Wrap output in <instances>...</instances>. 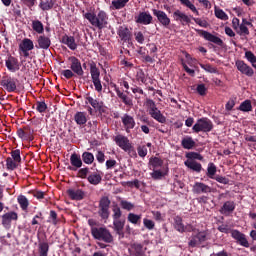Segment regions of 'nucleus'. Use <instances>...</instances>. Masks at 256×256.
Wrapping results in <instances>:
<instances>
[{"mask_svg":"<svg viewBox=\"0 0 256 256\" xmlns=\"http://www.w3.org/2000/svg\"><path fill=\"white\" fill-rule=\"evenodd\" d=\"M62 43L64 45H67L68 48L71 49V51H75L77 49V43L75 42V37L64 35L62 37Z\"/></svg>","mask_w":256,"mask_h":256,"instance_id":"cd10ccee","label":"nucleus"},{"mask_svg":"<svg viewBox=\"0 0 256 256\" xmlns=\"http://www.w3.org/2000/svg\"><path fill=\"white\" fill-rule=\"evenodd\" d=\"M193 189L194 192L198 194L211 193V187L203 182H196Z\"/></svg>","mask_w":256,"mask_h":256,"instance_id":"393cba45","label":"nucleus"},{"mask_svg":"<svg viewBox=\"0 0 256 256\" xmlns=\"http://www.w3.org/2000/svg\"><path fill=\"white\" fill-rule=\"evenodd\" d=\"M1 223L4 229H11V222L19 220V214L15 211H9L1 216Z\"/></svg>","mask_w":256,"mask_h":256,"instance_id":"6e6552de","label":"nucleus"},{"mask_svg":"<svg viewBox=\"0 0 256 256\" xmlns=\"http://www.w3.org/2000/svg\"><path fill=\"white\" fill-rule=\"evenodd\" d=\"M5 65L11 73H16V71H19L20 65H19V59L16 57L9 55L7 59L5 60Z\"/></svg>","mask_w":256,"mask_h":256,"instance_id":"f3484780","label":"nucleus"},{"mask_svg":"<svg viewBox=\"0 0 256 256\" xmlns=\"http://www.w3.org/2000/svg\"><path fill=\"white\" fill-rule=\"evenodd\" d=\"M238 110L242 111L243 113H249V111H253V104H251V100H244L238 107Z\"/></svg>","mask_w":256,"mask_h":256,"instance_id":"c9c22d12","label":"nucleus"},{"mask_svg":"<svg viewBox=\"0 0 256 256\" xmlns=\"http://www.w3.org/2000/svg\"><path fill=\"white\" fill-rule=\"evenodd\" d=\"M235 203L233 201H226L223 206L220 208L221 215H229L235 211Z\"/></svg>","mask_w":256,"mask_h":256,"instance_id":"a878e982","label":"nucleus"},{"mask_svg":"<svg viewBox=\"0 0 256 256\" xmlns=\"http://www.w3.org/2000/svg\"><path fill=\"white\" fill-rule=\"evenodd\" d=\"M38 256H49V242H39Z\"/></svg>","mask_w":256,"mask_h":256,"instance_id":"7c9ffc66","label":"nucleus"},{"mask_svg":"<svg viewBox=\"0 0 256 256\" xmlns=\"http://www.w3.org/2000/svg\"><path fill=\"white\" fill-rule=\"evenodd\" d=\"M19 49L33 51L35 49V45L33 44V40H31L29 38H24L22 40V42L19 44Z\"/></svg>","mask_w":256,"mask_h":256,"instance_id":"c756f323","label":"nucleus"},{"mask_svg":"<svg viewBox=\"0 0 256 256\" xmlns=\"http://www.w3.org/2000/svg\"><path fill=\"white\" fill-rule=\"evenodd\" d=\"M174 229L179 231V233H183L185 231V225H183V218L180 216L174 217Z\"/></svg>","mask_w":256,"mask_h":256,"instance_id":"e433bc0d","label":"nucleus"},{"mask_svg":"<svg viewBox=\"0 0 256 256\" xmlns=\"http://www.w3.org/2000/svg\"><path fill=\"white\" fill-rule=\"evenodd\" d=\"M36 49H43L47 51L51 47V37L46 36L45 34H40L37 37V44L35 45Z\"/></svg>","mask_w":256,"mask_h":256,"instance_id":"4468645a","label":"nucleus"},{"mask_svg":"<svg viewBox=\"0 0 256 256\" xmlns=\"http://www.w3.org/2000/svg\"><path fill=\"white\" fill-rule=\"evenodd\" d=\"M121 119L125 127L126 133H131V129H135V118H133V116L129 114H124V116Z\"/></svg>","mask_w":256,"mask_h":256,"instance_id":"4be33fe9","label":"nucleus"},{"mask_svg":"<svg viewBox=\"0 0 256 256\" xmlns=\"http://www.w3.org/2000/svg\"><path fill=\"white\" fill-rule=\"evenodd\" d=\"M207 241V233L206 232H199L197 235L193 237V245H201V243H205Z\"/></svg>","mask_w":256,"mask_h":256,"instance_id":"473e14b6","label":"nucleus"},{"mask_svg":"<svg viewBox=\"0 0 256 256\" xmlns=\"http://www.w3.org/2000/svg\"><path fill=\"white\" fill-rule=\"evenodd\" d=\"M127 221L132 223V225H141V215L129 213L127 216Z\"/></svg>","mask_w":256,"mask_h":256,"instance_id":"4c0bfd02","label":"nucleus"},{"mask_svg":"<svg viewBox=\"0 0 256 256\" xmlns=\"http://www.w3.org/2000/svg\"><path fill=\"white\" fill-rule=\"evenodd\" d=\"M132 250L134 251V256H145V251H143V245L139 243H133L131 245Z\"/></svg>","mask_w":256,"mask_h":256,"instance_id":"a19ab883","label":"nucleus"},{"mask_svg":"<svg viewBox=\"0 0 256 256\" xmlns=\"http://www.w3.org/2000/svg\"><path fill=\"white\" fill-rule=\"evenodd\" d=\"M206 175L209 179H215L217 177V166L215 163L210 162L208 164Z\"/></svg>","mask_w":256,"mask_h":256,"instance_id":"72a5a7b5","label":"nucleus"},{"mask_svg":"<svg viewBox=\"0 0 256 256\" xmlns=\"http://www.w3.org/2000/svg\"><path fill=\"white\" fill-rule=\"evenodd\" d=\"M129 3V0H112L110 9L119 11V9H123Z\"/></svg>","mask_w":256,"mask_h":256,"instance_id":"2f4dec72","label":"nucleus"},{"mask_svg":"<svg viewBox=\"0 0 256 256\" xmlns=\"http://www.w3.org/2000/svg\"><path fill=\"white\" fill-rule=\"evenodd\" d=\"M195 31H197L200 37H203V39H205L206 41H210V43H214L215 45H218V47H223L224 43L221 38L205 30L195 29Z\"/></svg>","mask_w":256,"mask_h":256,"instance_id":"9b49d317","label":"nucleus"},{"mask_svg":"<svg viewBox=\"0 0 256 256\" xmlns=\"http://www.w3.org/2000/svg\"><path fill=\"white\" fill-rule=\"evenodd\" d=\"M113 226L114 231L119 235V237H125V233L123 232V229H125V220H121V218L113 220Z\"/></svg>","mask_w":256,"mask_h":256,"instance_id":"b1692460","label":"nucleus"},{"mask_svg":"<svg viewBox=\"0 0 256 256\" xmlns=\"http://www.w3.org/2000/svg\"><path fill=\"white\" fill-rule=\"evenodd\" d=\"M114 91L116 92L117 97L126 105L127 107H133V99L131 97H128L125 92L121 91L117 84H113Z\"/></svg>","mask_w":256,"mask_h":256,"instance_id":"a211bd4d","label":"nucleus"},{"mask_svg":"<svg viewBox=\"0 0 256 256\" xmlns=\"http://www.w3.org/2000/svg\"><path fill=\"white\" fill-rule=\"evenodd\" d=\"M110 207L111 200H109V197H102L98 204V215L102 221H107V219H109V215H111V211H109Z\"/></svg>","mask_w":256,"mask_h":256,"instance_id":"39448f33","label":"nucleus"},{"mask_svg":"<svg viewBox=\"0 0 256 256\" xmlns=\"http://www.w3.org/2000/svg\"><path fill=\"white\" fill-rule=\"evenodd\" d=\"M17 163L18 162H15L13 158L8 157L6 159V169H8V171H15V169H17Z\"/></svg>","mask_w":256,"mask_h":256,"instance_id":"09e8293b","label":"nucleus"},{"mask_svg":"<svg viewBox=\"0 0 256 256\" xmlns=\"http://www.w3.org/2000/svg\"><path fill=\"white\" fill-rule=\"evenodd\" d=\"M86 103H89L91 105V107H93V109H95V111L102 105L103 102H99L97 99H94L91 96H88L86 98Z\"/></svg>","mask_w":256,"mask_h":256,"instance_id":"de8ad7c7","label":"nucleus"},{"mask_svg":"<svg viewBox=\"0 0 256 256\" xmlns=\"http://www.w3.org/2000/svg\"><path fill=\"white\" fill-rule=\"evenodd\" d=\"M120 207L122 209H124L125 211H133V209H135V204H133L127 200H121Z\"/></svg>","mask_w":256,"mask_h":256,"instance_id":"49530a36","label":"nucleus"},{"mask_svg":"<svg viewBox=\"0 0 256 256\" xmlns=\"http://www.w3.org/2000/svg\"><path fill=\"white\" fill-rule=\"evenodd\" d=\"M12 160L15 161V163H21V150L16 149L11 152Z\"/></svg>","mask_w":256,"mask_h":256,"instance_id":"4d7b16f0","label":"nucleus"},{"mask_svg":"<svg viewBox=\"0 0 256 256\" xmlns=\"http://www.w3.org/2000/svg\"><path fill=\"white\" fill-rule=\"evenodd\" d=\"M193 131L199 133L203 131L204 133H209L213 131V122L209 118H201L193 126Z\"/></svg>","mask_w":256,"mask_h":256,"instance_id":"0eeeda50","label":"nucleus"},{"mask_svg":"<svg viewBox=\"0 0 256 256\" xmlns=\"http://www.w3.org/2000/svg\"><path fill=\"white\" fill-rule=\"evenodd\" d=\"M74 121L79 127L85 126L87 124V112H76Z\"/></svg>","mask_w":256,"mask_h":256,"instance_id":"bb28decb","label":"nucleus"},{"mask_svg":"<svg viewBox=\"0 0 256 256\" xmlns=\"http://www.w3.org/2000/svg\"><path fill=\"white\" fill-rule=\"evenodd\" d=\"M153 16L158 19V22L163 26V27H168L171 25V19L167 17V13L153 9L152 10Z\"/></svg>","mask_w":256,"mask_h":256,"instance_id":"2eb2a0df","label":"nucleus"},{"mask_svg":"<svg viewBox=\"0 0 256 256\" xmlns=\"http://www.w3.org/2000/svg\"><path fill=\"white\" fill-rule=\"evenodd\" d=\"M36 111H38V113H45V111H47V104L45 101L36 102Z\"/></svg>","mask_w":256,"mask_h":256,"instance_id":"603ef678","label":"nucleus"},{"mask_svg":"<svg viewBox=\"0 0 256 256\" xmlns=\"http://www.w3.org/2000/svg\"><path fill=\"white\" fill-rule=\"evenodd\" d=\"M235 66L237 67L238 71H240L242 75H246V77H253V75H255L253 68H251V66L245 63L243 60H237Z\"/></svg>","mask_w":256,"mask_h":256,"instance_id":"f8f14e48","label":"nucleus"},{"mask_svg":"<svg viewBox=\"0 0 256 256\" xmlns=\"http://www.w3.org/2000/svg\"><path fill=\"white\" fill-rule=\"evenodd\" d=\"M22 129L24 130V134L26 135L27 141H33V133H35V131L31 128V126L27 125L24 126Z\"/></svg>","mask_w":256,"mask_h":256,"instance_id":"a18cd8bd","label":"nucleus"},{"mask_svg":"<svg viewBox=\"0 0 256 256\" xmlns=\"http://www.w3.org/2000/svg\"><path fill=\"white\" fill-rule=\"evenodd\" d=\"M173 17L175 21H180L182 25H189V23H191V18L187 16L185 13L181 12L180 10H176L173 13Z\"/></svg>","mask_w":256,"mask_h":256,"instance_id":"5701e85b","label":"nucleus"},{"mask_svg":"<svg viewBox=\"0 0 256 256\" xmlns=\"http://www.w3.org/2000/svg\"><path fill=\"white\" fill-rule=\"evenodd\" d=\"M134 37L137 43H139L140 45H143L145 43V35H143V32H135Z\"/></svg>","mask_w":256,"mask_h":256,"instance_id":"052dcab7","label":"nucleus"},{"mask_svg":"<svg viewBox=\"0 0 256 256\" xmlns=\"http://www.w3.org/2000/svg\"><path fill=\"white\" fill-rule=\"evenodd\" d=\"M117 35L123 43H131V37H133V34L127 26H119Z\"/></svg>","mask_w":256,"mask_h":256,"instance_id":"dca6fc26","label":"nucleus"},{"mask_svg":"<svg viewBox=\"0 0 256 256\" xmlns=\"http://www.w3.org/2000/svg\"><path fill=\"white\" fill-rule=\"evenodd\" d=\"M196 93H198V95H201V97H205V95H207V87H205V84H199L196 87Z\"/></svg>","mask_w":256,"mask_h":256,"instance_id":"680f3d73","label":"nucleus"},{"mask_svg":"<svg viewBox=\"0 0 256 256\" xmlns=\"http://www.w3.org/2000/svg\"><path fill=\"white\" fill-rule=\"evenodd\" d=\"M214 13L217 19H221L222 21H227V19H229V16H227V13H225V11H223L222 9L215 8Z\"/></svg>","mask_w":256,"mask_h":256,"instance_id":"8fccbe9b","label":"nucleus"},{"mask_svg":"<svg viewBox=\"0 0 256 256\" xmlns=\"http://www.w3.org/2000/svg\"><path fill=\"white\" fill-rule=\"evenodd\" d=\"M31 26L33 31L38 35H43V33H45V26L41 20H33Z\"/></svg>","mask_w":256,"mask_h":256,"instance_id":"c85d7f7f","label":"nucleus"},{"mask_svg":"<svg viewBox=\"0 0 256 256\" xmlns=\"http://www.w3.org/2000/svg\"><path fill=\"white\" fill-rule=\"evenodd\" d=\"M237 31V34L240 35V36H247L249 35V28L247 26H244L242 24H240V27H238V29L236 30Z\"/></svg>","mask_w":256,"mask_h":256,"instance_id":"bf43d9fd","label":"nucleus"},{"mask_svg":"<svg viewBox=\"0 0 256 256\" xmlns=\"http://www.w3.org/2000/svg\"><path fill=\"white\" fill-rule=\"evenodd\" d=\"M90 67V75L92 79V83L95 87V91L98 93H101L103 91V85L101 84V71H99V68H97V63L95 62H90L89 63Z\"/></svg>","mask_w":256,"mask_h":256,"instance_id":"20e7f679","label":"nucleus"},{"mask_svg":"<svg viewBox=\"0 0 256 256\" xmlns=\"http://www.w3.org/2000/svg\"><path fill=\"white\" fill-rule=\"evenodd\" d=\"M48 223H52V225H57V223H59V219H57V212L55 210L50 211Z\"/></svg>","mask_w":256,"mask_h":256,"instance_id":"864d4df0","label":"nucleus"},{"mask_svg":"<svg viewBox=\"0 0 256 256\" xmlns=\"http://www.w3.org/2000/svg\"><path fill=\"white\" fill-rule=\"evenodd\" d=\"M82 161L86 165H91L95 161V156L91 152H84L82 154Z\"/></svg>","mask_w":256,"mask_h":256,"instance_id":"c03bdc74","label":"nucleus"},{"mask_svg":"<svg viewBox=\"0 0 256 256\" xmlns=\"http://www.w3.org/2000/svg\"><path fill=\"white\" fill-rule=\"evenodd\" d=\"M92 237L96 241H103V243H113V234L105 226L98 227L92 230Z\"/></svg>","mask_w":256,"mask_h":256,"instance_id":"7ed1b4c3","label":"nucleus"},{"mask_svg":"<svg viewBox=\"0 0 256 256\" xmlns=\"http://www.w3.org/2000/svg\"><path fill=\"white\" fill-rule=\"evenodd\" d=\"M135 19L136 23H139L140 25H151V23H153V16H151L149 12H140Z\"/></svg>","mask_w":256,"mask_h":256,"instance_id":"412c9836","label":"nucleus"},{"mask_svg":"<svg viewBox=\"0 0 256 256\" xmlns=\"http://www.w3.org/2000/svg\"><path fill=\"white\" fill-rule=\"evenodd\" d=\"M53 0H41L39 7L42 11H51L53 9Z\"/></svg>","mask_w":256,"mask_h":256,"instance_id":"37998d69","label":"nucleus"},{"mask_svg":"<svg viewBox=\"0 0 256 256\" xmlns=\"http://www.w3.org/2000/svg\"><path fill=\"white\" fill-rule=\"evenodd\" d=\"M1 85L8 93H15V91H17V80L14 78L3 77Z\"/></svg>","mask_w":256,"mask_h":256,"instance_id":"ddd939ff","label":"nucleus"},{"mask_svg":"<svg viewBox=\"0 0 256 256\" xmlns=\"http://www.w3.org/2000/svg\"><path fill=\"white\" fill-rule=\"evenodd\" d=\"M114 143H116V145L120 147L122 151H125V153H131L132 151L134 155H137V153H135V150H133V145L131 144V141L127 136H123L121 134L116 135L114 137Z\"/></svg>","mask_w":256,"mask_h":256,"instance_id":"423d86ee","label":"nucleus"},{"mask_svg":"<svg viewBox=\"0 0 256 256\" xmlns=\"http://www.w3.org/2000/svg\"><path fill=\"white\" fill-rule=\"evenodd\" d=\"M143 223H144V227H146V229H148L149 231H153V229H155V222H153V220L144 218Z\"/></svg>","mask_w":256,"mask_h":256,"instance_id":"e2e57ef3","label":"nucleus"},{"mask_svg":"<svg viewBox=\"0 0 256 256\" xmlns=\"http://www.w3.org/2000/svg\"><path fill=\"white\" fill-rule=\"evenodd\" d=\"M102 179L103 178L97 173H93L87 177V180L90 183V185H99Z\"/></svg>","mask_w":256,"mask_h":256,"instance_id":"79ce46f5","label":"nucleus"},{"mask_svg":"<svg viewBox=\"0 0 256 256\" xmlns=\"http://www.w3.org/2000/svg\"><path fill=\"white\" fill-rule=\"evenodd\" d=\"M68 61H70V69L75 74L78 75V77H83L85 74V71H83V66H81V61L79 58L75 56H70L68 58Z\"/></svg>","mask_w":256,"mask_h":256,"instance_id":"1a4fd4ad","label":"nucleus"},{"mask_svg":"<svg viewBox=\"0 0 256 256\" xmlns=\"http://www.w3.org/2000/svg\"><path fill=\"white\" fill-rule=\"evenodd\" d=\"M167 173H168V169H166L165 172L155 169L150 175L152 179H154V181H161V179H163V177H165Z\"/></svg>","mask_w":256,"mask_h":256,"instance_id":"ea45409f","label":"nucleus"},{"mask_svg":"<svg viewBox=\"0 0 256 256\" xmlns=\"http://www.w3.org/2000/svg\"><path fill=\"white\" fill-rule=\"evenodd\" d=\"M87 175H89V169L87 167L81 168L78 171V177H80V179H87Z\"/></svg>","mask_w":256,"mask_h":256,"instance_id":"774afa93","label":"nucleus"},{"mask_svg":"<svg viewBox=\"0 0 256 256\" xmlns=\"http://www.w3.org/2000/svg\"><path fill=\"white\" fill-rule=\"evenodd\" d=\"M136 79L137 81H140V83H147V78H145V72L142 69H140L136 73Z\"/></svg>","mask_w":256,"mask_h":256,"instance_id":"0e129e2a","label":"nucleus"},{"mask_svg":"<svg viewBox=\"0 0 256 256\" xmlns=\"http://www.w3.org/2000/svg\"><path fill=\"white\" fill-rule=\"evenodd\" d=\"M112 211H113V215H112L113 221L117 219H121L123 212H121V208H119V206H114Z\"/></svg>","mask_w":256,"mask_h":256,"instance_id":"13d9d810","label":"nucleus"},{"mask_svg":"<svg viewBox=\"0 0 256 256\" xmlns=\"http://www.w3.org/2000/svg\"><path fill=\"white\" fill-rule=\"evenodd\" d=\"M245 58L247 59V61H249V63L252 64V67H253L254 65H256V64H255V63H256V56H255V54H254L253 52H251V51H246V52H245Z\"/></svg>","mask_w":256,"mask_h":256,"instance_id":"6e6d98bb","label":"nucleus"},{"mask_svg":"<svg viewBox=\"0 0 256 256\" xmlns=\"http://www.w3.org/2000/svg\"><path fill=\"white\" fill-rule=\"evenodd\" d=\"M70 163L72 165L68 167L70 171H77L83 167V160H81V156H79L77 153H73L70 156Z\"/></svg>","mask_w":256,"mask_h":256,"instance_id":"aec40b11","label":"nucleus"},{"mask_svg":"<svg viewBox=\"0 0 256 256\" xmlns=\"http://www.w3.org/2000/svg\"><path fill=\"white\" fill-rule=\"evenodd\" d=\"M84 18L92 24L93 27L97 29H105L107 27V21L109 20V16H107V12L100 10L98 14L95 12H86L84 14Z\"/></svg>","mask_w":256,"mask_h":256,"instance_id":"f257e3e1","label":"nucleus"},{"mask_svg":"<svg viewBox=\"0 0 256 256\" xmlns=\"http://www.w3.org/2000/svg\"><path fill=\"white\" fill-rule=\"evenodd\" d=\"M202 69L207 71V73H217V68L213 67L211 64H202Z\"/></svg>","mask_w":256,"mask_h":256,"instance_id":"338daca9","label":"nucleus"},{"mask_svg":"<svg viewBox=\"0 0 256 256\" xmlns=\"http://www.w3.org/2000/svg\"><path fill=\"white\" fill-rule=\"evenodd\" d=\"M88 225L90 227V233H93V229H98L99 228V222L93 218L88 220Z\"/></svg>","mask_w":256,"mask_h":256,"instance_id":"69168bd1","label":"nucleus"},{"mask_svg":"<svg viewBox=\"0 0 256 256\" xmlns=\"http://www.w3.org/2000/svg\"><path fill=\"white\" fill-rule=\"evenodd\" d=\"M149 165L153 167V170L159 169V167H163V160L159 157H151L149 159Z\"/></svg>","mask_w":256,"mask_h":256,"instance_id":"58836bf2","label":"nucleus"},{"mask_svg":"<svg viewBox=\"0 0 256 256\" xmlns=\"http://www.w3.org/2000/svg\"><path fill=\"white\" fill-rule=\"evenodd\" d=\"M214 181H217V183H221L222 185H230L231 183V180L229 178L221 175H216Z\"/></svg>","mask_w":256,"mask_h":256,"instance_id":"5fc2aeb1","label":"nucleus"},{"mask_svg":"<svg viewBox=\"0 0 256 256\" xmlns=\"http://www.w3.org/2000/svg\"><path fill=\"white\" fill-rule=\"evenodd\" d=\"M231 237L232 239H235L238 245H241V247H246V249H249V240H247V236L244 233H242L239 230L232 229Z\"/></svg>","mask_w":256,"mask_h":256,"instance_id":"9d476101","label":"nucleus"},{"mask_svg":"<svg viewBox=\"0 0 256 256\" xmlns=\"http://www.w3.org/2000/svg\"><path fill=\"white\" fill-rule=\"evenodd\" d=\"M17 202L20 205L22 211H27V209H29V199H27L25 195H19Z\"/></svg>","mask_w":256,"mask_h":256,"instance_id":"f704fd0d","label":"nucleus"},{"mask_svg":"<svg viewBox=\"0 0 256 256\" xmlns=\"http://www.w3.org/2000/svg\"><path fill=\"white\" fill-rule=\"evenodd\" d=\"M184 149H193V138L186 137L181 142Z\"/></svg>","mask_w":256,"mask_h":256,"instance_id":"3c124183","label":"nucleus"},{"mask_svg":"<svg viewBox=\"0 0 256 256\" xmlns=\"http://www.w3.org/2000/svg\"><path fill=\"white\" fill-rule=\"evenodd\" d=\"M146 106L148 107V113L152 119H155L158 123H167V117L161 113V110L157 108V104L152 99H146Z\"/></svg>","mask_w":256,"mask_h":256,"instance_id":"f03ea898","label":"nucleus"},{"mask_svg":"<svg viewBox=\"0 0 256 256\" xmlns=\"http://www.w3.org/2000/svg\"><path fill=\"white\" fill-rule=\"evenodd\" d=\"M67 195L72 201H83L85 199V191L79 188L68 189Z\"/></svg>","mask_w":256,"mask_h":256,"instance_id":"6ab92c4d","label":"nucleus"}]
</instances>
